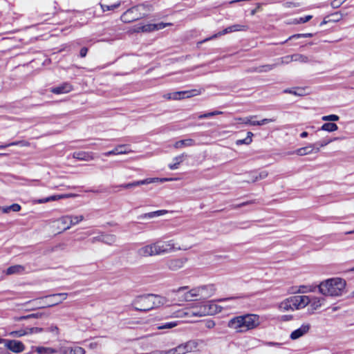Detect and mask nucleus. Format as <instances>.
I'll use <instances>...</instances> for the list:
<instances>
[{
    "label": "nucleus",
    "instance_id": "nucleus-59",
    "mask_svg": "<svg viewBox=\"0 0 354 354\" xmlns=\"http://www.w3.org/2000/svg\"><path fill=\"white\" fill-rule=\"evenodd\" d=\"M28 330H26L13 331L11 334L13 335L15 337H21V336L24 335L28 334Z\"/></svg>",
    "mask_w": 354,
    "mask_h": 354
},
{
    "label": "nucleus",
    "instance_id": "nucleus-21",
    "mask_svg": "<svg viewBox=\"0 0 354 354\" xmlns=\"http://www.w3.org/2000/svg\"><path fill=\"white\" fill-rule=\"evenodd\" d=\"M85 350L80 346L66 347L62 351V354H84Z\"/></svg>",
    "mask_w": 354,
    "mask_h": 354
},
{
    "label": "nucleus",
    "instance_id": "nucleus-62",
    "mask_svg": "<svg viewBox=\"0 0 354 354\" xmlns=\"http://www.w3.org/2000/svg\"><path fill=\"white\" fill-rule=\"evenodd\" d=\"M88 50V49L87 47L82 48L80 51V57H82V58L85 57L86 56Z\"/></svg>",
    "mask_w": 354,
    "mask_h": 354
},
{
    "label": "nucleus",
    "instance_id": "nucleus-29",
    "mask_svg": "<svg viewBox=\"0 0 354 354\" xmlns=\"http://www.w3.org/2000/svg\"><path fill=\"white\" fill-rule=\"evenodd\" d=\"M166 212H167L166 210H158V211L151 212L142 214L139 216V218H153L154 216L163 215Z\"/></svg>",
    "mask_w": 354,
    "mask_h": 354
},
{
    "label": "nucleus",
    "instance_id": "nucleus-14",
    "mask_svg": "<svg viewBox=\"0 0 354 354\" xmlns=\"http://www.w3.org/2000/svg\"><path fill=\"white\" fill-rule=\"evenodd\" d=\"M310 328V325L309 324H304L300 328L293 330L291 333L290 337L292 340L297 339L306 334L309 331Z\"/></svg>",
    "mask_w": 354,
    "mask_h": 354
},
{
    "label": "nucleus",
    "instance_id": "nucleus-35",
    "mask_svg": "<svg viewBox=\"0 0 354 354\" xmlns=\"http://www.w3.org/2000/svg\"><path fill=\"white\" fill-rule=\"evenodd\" d=\"M156 24H146L138 28L137 32H149L156 30Z\"/></svg>",
    "mask_w": 354,
    "mask_h": 354
},
{
    "label": "nucleus",
    "instance_id": "nucleus-11",
    "mask_svg": "<svg viewBox=\"0 0 354 354\" xmlns=\"http://www.w3.org/2000/svg\"><path fill=\"white\" fill-rule=\"evenodd\" d=\"M216 312V306L215 304H206L201 306L199 310L193 311V315L198 317H203L208 315H213Z\"/></svg>",
    "mask_w": 354,
    "mask_h": 354
},
{
    "label": "nucleus",
    "instance_id": "nucleus-32",
    "mask_svg": "<svg viewBox=\"0 0 354 354\" xmlns=\"http://www.w3.org/2000/svg\"><path fill=\"white\" fill-rule=\"evenodd\" d=\"M325 301L324 298H319V297H313L310 299V304L313 310H317L318 308L321 307L322 302Z\"/></svg>",
    "mask_w": 354,
    "mask_h": 354
},
{
    "label": "nucleus",
    "instance_id": "nucleus-12",
    "mask_svg": "<svg viewBox=\"0 0 354 354\" xmlns=\"http://www.w3.org/2000/svg\"><path fill=\"white\" fill-rule=\"evenodd\" d=\"M155 243L145 245L137 250V254L141 257H148L157 255Z\"/></svg>",
    "mask_w": 354,
    "mask_h": 354
},
{
    "label": "nucleus",
    "instance_id": "nucleus-47",
    "mask_svg": "<svg viewBox=\"0 0 354 354\" xmlns=\"http://www.w3.org/2000/svg\"><path fill=\"white\" fill-rule=\"evenodd\" d=\"M41 315H42V313H32V314L28 315L26 316H21L17 319V320L20 321V320L27 319H30V318H38V317H40Z\"/></svg>",
    "mask_w": 354,
    "mask_h": 354
},
{
    "label": "nucleus",
    "instance_id": "nucleus-24",
    "mask_svg": "<svg viewBox=\"0 0 354 354\" xmlns=\"http://www.w3.org/2000/svg\"><path fill=\"white\" fill-rule=\"evenodd\" d=\"M29 145H30V143L28 141L19 140V141L9 142L6 145H0V149H4L8 147H11V146L28 147Z\"/></svg>",
    "mask_w": 354,
    "mask_h": 354
},
{
    "label": "nucleus",
    "instance_id": "nucleus-10",
    "mask_svg": "<svg viewBox=\"0 0 354 354\" xmlns=\"http://www.w3.org/2000/svg\"><path fill=\"white\" fill-rule=\"evenodd\" d=\"M295 309L306 307L310 301V298L306 295H295L290 297Z\"/></svg>",
    "mask_w": 354,
    "mask_h": 354
},
{
    "label": "nucleus",
    "instance_id": "nucleus-16",
    "mask_svg": "<svg viewBox=\"0 0 354 354\" xmlns=\"http://www.w3.org/2000/svg\"><path fill=\"white\" fill-rule=\"evenodd\" d=\"M187 258L173 259L167 261V266L171 270H177L183 267L187 262Z\"/></svg>",
    "mask_w": 354,
    "mask_h": 354
},
{
    "label": "nucleus",
    "instance_id": "nucleus-51",
    "mask_svg": "<svg viewBox=\"0 0 354 354\" xmlns=\"http://www.w3.org/2000/svg\"><path fill=\"white\" fill-rule=\"evenodd\" d=\"M275 121H276L275 118H265L260 121H257V122H254L253 124L261 126V125H263V124H268L270 122H273Z\"/></svg>",
    "mask_w": 354,
    "mask_h": 354
},
{
    "label": "nucleus",
    "instance_id": "nucleus-55",
    "mask_svg": "<svg viewBox=\"0 0 354 354\" xmlns=\"http://www.w3.org/2000/svg\"><path fill=\"white\" fill-rule=\"evenodd\" d=\"M345 1V0H333L330 5L333 8H339L344 2Z\"/></svg>",
    "mask_w": 354,
    "mask_h": 354
},
{
    "label": "nucleus",
    "instance_id": "nucleus-64",
    "mask_svg": "<svg viewBox=\"0 0 354 354\" xmlns=\"http://www.w3.org/2000/svg\"><path fill=\"white\" fill-rule=\"evenodd\" d=\"M164 354H176L175 348L169 349L168 351H164Z\"/></svg>",
    "mask_w": 354,
    "mask_h": 354
},
{
    "label": "nucleus",
    "instance_id": "nucleus-42",
    "mask_svg": "<svg viewBox=\"0 0 354 354\" xmlns=\"http://www.w3.org/2000/svg\"><path fill=\"white\" fill-rule=\"evenodd\" d=\"M257 116H250V118H239L238 120L241 121L243 124H249L250 125L256 126L257 124H254V122H257V120H252V119L253 118H256Z\"/></svg>",
    "mask_w": 354,
    "mask_h": 354
},
{
    "label": "nucleus",
    "instance_id": "nucleus-26",
    "mask_svg": "<svg viewBox=\"0 0 354 354\" xmlns=\"http://www.w3.org/2000/svg\"><path fill=\"white\" fill-rule=\"evenodd\" d=\"M24 270V266L21 265H15L10 266L7 270L6 273L7 274H13L17 273H21Z\"/></svg>",
    "mask_w": 354,
    "mask_h": 354
},
{
    "label": "nucleus",
    "instance_id": "nucleus-50",
    "mask_svg": "<svg viewBox=\"0 0 354 354\" xmlns=\"http://www.w3.org/2000/svg\"><path fill=\"white\" fill-rule=\"evenodd\" d=\"M316 287L317 286H315V287L309 286L308 287V286H301L299 287V292H302V293L308 292H313V291H315Z\"/></svg>",
    "mask_w": 354,
    "mask_h": 354
},
{
    "label": "nucleus",
    "instance_id": "nucleus-41",
    "mask_svg": "<svg viewBox=\"0 0 354 354\" xmlns=\"http://www.w3.org/2000/svg\"><path fill=\"white\" fill-rule=\"evenodd\" d=\"M222 113H223L222 111H214L209 112V113H207L201 114V115H199L198 116V119H204V118H210V117H212V116H214V115H221Z\"/></svg>",
    "mask_w": 354,
    "mask_h": 354
},
{
    "label": "nucleus",
    "instance_id": "nucleus-23",
    "mask_svg": "<svg viewBox=\"0 0 354 354\" xmlns=\"http://www.w3.org/2000/svg\"><path fill=\"white\" fill-rule=\"evenodd\" d=\"M187 156L185 153H182L180 156H176L174 158V161H175L173 164H169L168 165L169 168L171 170H174L178 168L180 164L184 160L185 158H186Z\"/></svg>",
    "mask_w": 354,
    "mask_h": 354
},
{
    "label": "nucleus",
    "instance_id": "nucleus-17",
    "mask_svg": "<svg viewBox=\"0 0 354 354\" xmlns=\"http://www.w3.org/2000/svg\"><path fill=\"white\" fill-rule=\"evenodd\" d=\"M128 145H121L115 147L113 150L104 153V156H109L111 155L126 154L130 152Z\"/></svg>",
    "mask_w": 354,
    "mask_h": 354
},
{
    "label": "nucleus",
    "instance_id": "nucleus-7",
    "mask_svg": "<svg viewBox=\"0 0 354 354\" xmlns=\"http://www.w3.org/2000/svg\"><path fill=\"white\" fill-rule=\"evenodd\" d=\"M66 293H57L47 295L39 299V304L42 307H50L59 304L66 299Z\"/></svg>",
    "mask_w": 354,
    "mask_h": 354
},
{
    "label": "nucleus",
    "instance_id": "nucleus-40",
    "mask_svg": "<svg viewBox=\"0 0 354 354\" xmlns=\"http://www.w3.org/2000/svg\"><path fill=\"white\" fill-rule=\"evenodd\" d=\"M313 36V33H301V34H295L288 37V39H286L285 41L283 42L286 43L288 40H292L294 39H299V38H306V37H312Z\"/></svg>",
    "mask_w": 354,
    "mask_h": 354
},
{
    "label": "nucleus",
    "instance_id": "nucleus-20",
    "mask_svg": "<svg viewBox=\"0 0 354 354\" xmlns=\"http://www.w3.org/2000/svg\"><path fill=\"white\" fill-rule=\"evenodd\" d=\"M313 151L315 153V147H314V144L297 149L295 151V153L298 156H305L310 154Z\"/></svg>",
    "mask_w": 354,
    "mask_h": 354
},
{
    "label": "nucleus",
    "instance_id": "nucleus-57",
    "mask_svg": "<svg viewBox=\"0 0 354 354\" xmlns=\"http://www.w3.org/2000/svg\"><path fill=\"white\" fill-rule=\"evenodd\" d=\"M253 201H246V202H243V203H241L240 204H238V205H233L232 206V209H237V208H240V207H244V206H246L249 204H251L252 203Z\"/></svg>",
    "mask_w": 354,
    "mask_h": 354
},
{
    "label": "nucleus",
    "instance_id": "nucleus-27",
    "mask_svg": "<svg viewBox=\"0 0 354 354\" xmlns=\"http://www.w3.org/2000/svg\"><path fill=\"white\" fill-rule=\"evenodd\" d=\"M179 92V97H180V100L186 98V97H190L192 96H195L199 94V92L196 89H192L190 91H178Z\"/></svg>",
    "mask_w": 354,
    "mask_h": 354
},
{
    "label": "nucleus",
    "instance_id": "nucleus-44",
    "mask_svg": "<svg viewBox=\"0 0 354 354\" xmlns=\"http://www.w3.org/2000/svg\"><path fill=\"white\" fill-rule=\"evenodd\" d=\"M304 89L300 88H298L297 89V91L292 90V89H286L284 91L285 93H288L293 94L295 95H298V96H302L304 95Z\"/></svg>",
    "mask_w": 354,
    "mask_h": 354
},
{
    "label": "nucleus",
    "instance_id": "nucleus-52",
    "mask_svg": "<svg viewBox=\"0 0 354 354\" xmlns=\"http://www.w3.org/2000/svg\"><path fill=\"white\" fill-rule=\"evenodd\" d=\"M268 175V173L266 171H261L258 175L253 176V181H257L259 180L263 179L266 178Z\"/></svg>",
    "mask_w": 354,
    "mask_h": 354
},
{
    "label": "nucleus",
    "instance_id": "nucleus-37",
    "mask_svg": "<svg viewBox=\"0 0 354 354\" xmlns=\"http://www.w3.org/2000/svg\"><path fill=\"white\" fill-rule=\"evenodd\" d=\"M35 351L38 353V354H52L56 352V351L53 348L44 346L36 347Z\"/></svg>",
    "mask_w": 354,
    "mask_h": 354
},
{
    "label": "nucleus",
    "instance_id": "nucleus-9",
    "mask_svg": "<svg viewBox=\"0 0 354 354\" xmlns=\"http://www.w3.org/2000/svg\"><path fill=\"white\" fill-rule=\"evenodd\" d=\"M167 180V178H149L141 180H137L129 183L122 184L120 185V187L124 189H129L142 185H148L156 182H165Z\"/></svg>",
    "mask_w": 354,
    "mask_h": 354
},
{
    "label": "nucleus",
    "instance_id": "nucleus-33",
    "mask_svg": "<svg viewBox=\"0 0 354 354\" xmlns=\"http://www.w3.org/2000/svg\"><path fill=\"white\" fill-rule=\"evenodd\" d=\"M279 308L282 310H289L295 309L293 305H292V302L290 301V297L282 301L279 305Z\"/></svg>",
    "mask_w": 354,
    "mask_h": 354
},
{
    "label": "nucleus",
    "instance_id": "nucleus-56",
    "mask_svg": "<svg viewBox=\"0 0 354 354\" xmlns=\"http://www.w3.org/2000/svg\"><path fill=\"white\" fill-rule=\"evenodd\" d=\"M120 6V3H114L111 6H102V8L104 10H105V9L106 10H114L115 8H118Z\"/></svg>",
    "mask_w": 354,
    "mask_h": 354
},
{
    "label": "nucleus",
    "instance_id": "nucleus-38",
    "mask_svg": "<svg viewBox=\"0 0 354 354\" xmlns=\"http://www.w3.org/2000/svg\"><path fill=\"white\" fill-rule=\"evenodd\" d=\"M62 225H64L63 230H66L69 229L71 226V217L68 216H62L59 221Z\"/></svg>",
    "mask_w": 354,
    "mask_h": 354
},
{
    "label": "nucleus",
    "instance_id": "nucleus-39",
    "mask_svg": "<svg viewBox=\"0 0 354 354\" xmlns=\"http://www.w3.org/2000/svg\"><path fill=\"white\" fill-rule=\"evenodd\" d=\"M333 140H323L319 142H317L314 144V147H315V153H317L319 151V149L321 147H325L327 145H328L330 142H331Z\"/></svg>",
    "mask_w": 354,
    "mask_h": 354
},
{
    "label": "nucleus",
    "instance_id": "nucleus-8",
    "mask_svg": "<svg viewBox=\"0 0 354 354\" xmlns=\"http://www.w3.org/2000/svg\"><path fill=\"white\" fill-rule=\"evenodd\" d=\"M0 344H4L8 349L16 353H21L25 349L24 344L19 340L1 338L0 339Z\"/></svg>",
    "mask_w": 354,
    "mask_h": 354
},
{
    "label": "nucleus",
    "instance_id": "nucleus-6",
    "mask_svg": "<svg viewBox=\"0 0 354 354\" xmlns=\"http://www.w3.org/2000/svg\"><path fill=\"white\" fill-rule=\"evenodd\" d=\"M215 292L214 286L212 284L204 286L197 289H192L185 295V300H191V297L202 295L204 298L211 297Z\"/></svg>",
    "mask_w": 354,
    "mask_h": 354
},
{
    "label": "nucleus",
    "instance_id": "nucleus-49",
    "mask_svg": "<svg viewBox=\"0 0 354 354\" xmlns=\"http://www.w3.org/2000/svg\"><path fill=\"white\" fill-rule=\"evenodd\" d=\"M228 33H230V32L229 31L228 28L227 27L226 28H225L222 31L218 32L217 34L214 35L211 37L207 38L206 39L204 40V41H208V40H210V39H214V38L217 37L218 36L224 35L228 34Z\"/></svg>",
    "mask_w": 354,
    "mask_h": 354
},
{
    "label": "nucleus",
    "instance_id": "nucleus-15",
    "mask_svg": "<svg viewBox=\"0 0 354 354\" xmlns=\"http://www.w3.org/2000/svg\"><path fill=\"white\" fill-rule=\"evenodd\" d=\"M73 86L68 83V82H64L62 84L55 86L50 88V92H52L54 94H64V93H68L73 91Z\"/></svg>",
    "mask_w": 354,
    "mask_h": 354
},
{
    "label": "nucleus",
    "instance_id": "nucleus-18",
    "mask_svg": "<svg viewBox=\"0 0 354 354\" xmlns=\"http://www.w3.org/2000/svg\"><path fill=\"white\" fill-rule=\"evenodd\" d=\"M75 194H57L53 195L46 198H41L37 201L38 203H45L50 201H55L59 199L68 198L70 197L75 196Z\"/></svg>",
    "mask_w": 354,
    "mask_h": 354
},
{
    "label": "nucleus",
    "instance_id": "nucleus-4",
    "mask_svg": "<svg viewBox=\"0 0 354 354\" xmlns=\"http://www.w3.org/2000/svg\"><path fill=\"white\" fill-rule=\"evenodd\" d=\"M150 6L145 3H142L136 6H133L128 9L121 15V20L126 24L131 23L142 19L146 16L145 14L141 13V10H144L146 8Z\"/></svg>",
    "mask_w": 354,
    "mask_h": 354
},
{
    "label": "nucleus",
    "instance_id": "nucleus-2",
    "mask_svg": "<svg viewBox=\"0 0 354 354\" xmlns=\"http://www.w3.org/2000/svg\"><path fill=\"white\" fill-rule=\"evenodd\" d=\"M259 324V315L245 314L230 319L227 323V326L236 330L237 332L243 333L257 328Z\"/></svg>",
    "mask_w": 354,
    "mask_h": 354
},
{
    "label": "nucleus",
    "instance_id": "nucleus-54",
    "mask_svg": "<svg viewBox=\"0 0 354 354\" xmlns=\"http://www.w3.org/2000/svg\"><path fill=\"white\" fill-rule=\"evenodd\" d=\"M26 330H28V333H38L44 330L42 328L39 327L27 328Z\"/></svg>",
    "mask_w": 354,
    "mask_h": 354
},
{
    "label": "nucleus",
    "instance_id": "nucleus-48",
    "mask_svg": "<svg viewBox=\"0 0 354 354\" xmlns=\"http://www.w3.org/2000/svg\"><path fill=\"white\" fill-rule=\"evenodd\" d=\"M177 326V323L176 322H167L165 324H162L161 326H159L158 327V329H169V328H172L175 326Z\"/></svg>",
    "mask_w": 354,
    "mask_h": 354
},
{
    "label": "nucleus",
    "instance_id": "nucleus-13",
    "mask_svg": "<svg viewBox=\"0 0 354 354\" xmlns=\"http://www.w3.org/2000/svg\"><path fill=\"white\" fill-rule=\"evenodd\" d=\"M197 344L194 341H189L185 344H182L175 347L176 354H185L188 352H191L193 348H195Z\"/></svg>",
    "mask_w": 354,
    "mask_h": 354
},
{
    "label": "nucleus",
    "instance_id": "nucleus-34",
    "mask_svg": "<svg viewBox=\"0 0 354 354\" xmlns=\"http://www.w3.org/2000/svg\"><path fill=\"white\" fill-rule=\"evenodd\" d=\"M253 133L250 131H248L247 133V137L244 139H240L237 140L236 141V145H250L252 141Z\"/></svg>",
    "mask_w": 354,
    "mask_h": 354
},
{
    "label": "nucleus",
    "instance_id": "nucleus-53",
    "mask_svg": "<svg viewBox=\"0 0 354 354\" xmlns=\"http://www.w3.org/2000/svg\"><path fill=\"white\" fill-rule=\"evenodd\" d=\"M312 15H306L303 17H300L299 19L297 20V24H304L308 22L312 19Z\"/></svg>",
    "mask_w": 354,
    "mask_h": 354
},
{
    "label": "nucleus",
    "instance_id": "nucleus-5",
    "mask_svg": "<svg viewBox=\"0 0 354 354\" xmlns=\"http://www.w3.org/2000/svg\"><path fill=\"white\" fill-rule=\"evenodd\" d=\"M155 245L157 255L169 253L174 250H186L189 248L187 246L176 247L174 240L167 241H158L155 242Z\"/></svg>",
    "mask_w": 354,
    "mask_h": 354
},
{
    "label": "nucleus",
    "instance_id": "nucleus-63",
    "mask_svg": "<svg viewBox=\"0 0 354 354\" xmlns=\"http://www.w3.org/2000/svg\"><path fill=\"white\" fill-rule=\"evenodd\" d=\"M261 6V3H257V7L254 9L251 10L250 15H254L259 11V10L260 9Z\"/></svg>",
    "mask_w": 354,
    "mask_h": 354
},
{
    "label": "nucleus",
    "instance_id": "nucleus-46",
    "mask_svg": "<svg viewBox=\"0 0 354 354\" xmlns=\"http://www.w3.org/2000/svg\"><path fill=\"white\" fill-rule=\"evenodd\" d=\"M339 117L337 115L331 114L328 115H324L322 117V120L324 121H337L339 120Z\"/></svg>",
    "mask_w": 354,
    "mask_h": 354
},
{
    "label": "nucleus",
    "instance_id": "nucleus-3",
    "mask_svg": "<svg viewBox=\"0 0 354 354\" xmlns=\"http://www.w3.org/2000/svg\"><path fill=\"white\" fill-rule=\"evenodd\" d=\"M346 281L341 278H330L321 282L317 288L319 293L324 296L339 297L346 288Z\"/></svg>",
    "mask_w": 354,
    "mask_h": 354
},
{
    "label": "nucleus",
    "instance_id": "nucleus-60",
    "mask_svg": "<svg viewBox=\"0 0 354 354\" xmlns=\"http://www.w3.org/2000/svg\"><path fill=\"white\" fill-rule=\"evenodd\" d=\"M8 209H10V211L19 212L21 209V206L17 203H14L8 206Z\"/></svg>",
    "mask_w": 354,
    "mask_h": 354
},
{
    "label": "nucleus",
    "instance_id": "nucleus-36",
    "mask_svg": "<svg viewBox=\"0 0 354 354\" xmlns=\"http://www.w3.org/2000/svg\"><path fill=\"white\" fill-rule=\"evenodd\" d=\"M294 62H299L301 63H308L310 61L308 57L301 54H294L292 55Z\"/></svg>",
    "mask_w": 354,
    "mask_h": 354
},
{
    "label": "nucleus",
    "instance_id": "nucleus-30",
    "mask_svg": "<svg viewBox=\"0 0 354 354\" xmlns=\"http://www.w3.org/2000/svg\"><path fill=\"white\" fill-rule=\"evenodd\" d=\"M102 243L111 245H113L117 240V237L114 234H102Z\"/></svg>",
    "mask_w": 354,
    "mask_h": 354
},
{
    "label": "nucleus",
    "instance_id": "nucleus-45",
    "mask_svg": "<svg viewBox=\"0 0 354 354\" xmlns=\"http://www.w3.org/2000/svg\"><path fill=\"white\" fill-rule=\"evenodd\" d=\"M291 62H294L293 58H292V55L281 57L279 59H278V61L277 62H279V65H281L283 64H288Z\"/></svg>",
    "mask_w": 354,
    "mask_h": 354
},
{
    "label": "nucleus",
    "instance_id": "nucleus-43",
    "mask_svg": "<svg viewBox=\"0 0 354 354\" xmlns=\"http://www.w3.org/2000/svg\"><path fill=\"white\" fill-rule=\"evenodd\" d=\"M68 216L71 217V225H76L84 219V217L83 215H80V216L68 215Z\"/></svg>",
    "mask_w": 354,
    "mask_h": 354
},
{
    "label": "nucleus",
    "instance_id": "nucleus-58",
    "mask_svg": "<svg viewBox=\"0 0 354 354\" xmlns=\"http://www.w3.org/2000/svg\"><path fill=\"white\" fill-rule=\"evenodd\" d=\"M102 234L100 236H95V237H93L91 239H89V242L91 243H95L96 242H102Z\"/></svg>",
    "mask_w": 354,
    "mask_h": 354
},
{
    "label": "nucleus",
    "instance_id": "nucleus-22",
    "mask_svg": "<svg viewBox=\"0 0 354 354\" xmlns=\"http://www.w3.org/2000/svg\"><path fill=\"white\" fill-rule=\"evenodd\" d=\"M195 145V141L193 139H185L176 142L174 145V147L176 149L182 148L183 147H191Z\"/></svg>",
    "mask_w": 354,
    "mask_h": 354
},
{
    "label": "nucleus",
    "instance_id": "nucleus-25",
    "mask_svg": "<svg viewBox=\"0 0 354 354\" xmlns=\"http://www.w3.org/2000/svg\"><path fill=\"white\" fill-rule=\"evenodd\" d=\"M227 28L230 33L238 31H247L249 30V26L243 24H234L228 26Z\"/></svg>",
    "mask_w": 354,
    "mask_h": 354
},
{
    "label": "nucleus",
    "instance_id": "nucleus-28",
    "mask_svg": "<svg viewBox=\"0 0 354 354\" xmlns=\"http://www.w3.org/2000/svg\"><path fill=\"white\" fill-rule=\"evenodd\" d=\"M337 129H338L337 125L333 122L324 123L319 129V130L326 131L328 132H333L335 131H337Z\"/></svg>",
    "mask_w": 354,
    "mask_h": 354
},
{
    "label": "nucleus",
    "instance_id": "nucleus-61",
    "mask_svg": "<svg viewBox=\"0 0 354 354\" xmlns=\"http://www.w3.org/2000/svg\"><path fill=\"white\" fill-rule=\"evenodd\" d=\"M178 93H179L178 91L171 93V96L167 97V99H168V100H180V97H179V94Z\"/></svg>",
    "mask_w": 354,
    "mask_h": 354
},
{
    "label": "nucleus",
    "instance_id": "nucleus-19",
    "mask_svg": "<svg viewBox=\"0 0 354 354\" xmlns=\"http://www.w3.org/2000/svg\"><path fill=\"white\" fill-rule=\"evenodd\" d=\"M73 158L79 160L88 161L93 159V153L88 151H78L73 153Z\"/></svg>",
    "mask_w": 354,
    "mask_h": 354
},
{
    "label": "nucleus",
    "instance_id": "nucleus-31",
    "mask_svg": "<svg viewBox=\"0 0 354 354\" xmlns=\"http://www.w3.org/2000/svg\"><path fill=\"white\" fill-rule=\"evenodd\" d=\"M279 65V62H275L274 64H272L260 66L257 68V71L259 73L268 72Z\"/></svg>",
    "mask_w": 354,
    "mask_h": 354
},
{
    "label": "nucleus",
    "instance_id": "nucleus-1",
    "mask_svg": "<svg viewBox=\"0 0 354 354\" xmlns=\"http://www.w3.org/2000/svg\"><path fill=\"white\" fill-rule=\"evenodd\" d=\"M165 302V297L158 295L147 294L137 296L131 305L137 311L147 312L164 305Z\"/></svg>",
    "mask_w": 354,
    "mask_h": 354
}]
</instances>
